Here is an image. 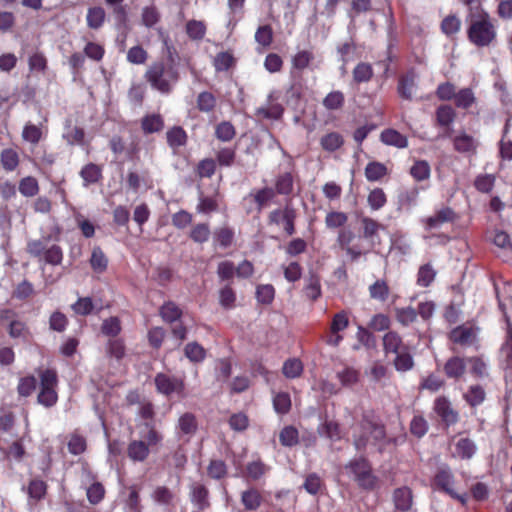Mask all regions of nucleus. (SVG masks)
Masks as SVG:
<instances>
[{
	"label": "nucleus",
	"mask_w": 512,
	"mask_h": 512,
	"mask_svg": "<svg viewBox=\"0 0 512 512\" xmlns=\"http://www.w3.org/2000/svg\"><path fill=\"white\" fill-rule=\"evenodd\" d=\"M296 217V210L290 204H287L283 209H274L269 213L268 224L283 225L285 233L292 236L296 232Z\"/></svg>",
	"instance_id": "obj_13"
},
{
	"label": "nucleus",
	"mask_w": 512,
	"mask_h": 512,
	"mask_svg": "<svg viewBox=\"0 0 512 512\" xmlns=\"http://www.w3.org/2000/svg\"><path fill=\"white\" fill-rule=\"evenodd\" d=\"M22 139L32 145H37L44 137L42 124L35 125L31 122L25 124L22 130Z\"/></svg>",
	"instance_id": "obj_36"
},
{
	"label": "nucleus",
	"mask_w": 512,
	"mask_h": 512,
	"mask_svg": "<svg viewBox=\"0 0 512 512\" xmlns=\"http://www.w3.org/2000/svg\"><path fill=\"white\" fill-rule=\"evenodd\" d=\"M19 192L24 197H34L39 193L38 180L33 176H26L19 181Z\"/></svg>",
	"instance_id": "obj_59"
},
{
	"label": "nucleus",
	"mask_w": 512,
	"mask_h": 512,
	"mask_svg": "<svg viewBox=\"0 0 512 512\" xmlns=\"http://www.w3.org/2000/svg\"><path fill=\"white\" fill-rule=\"evenodd\" d=\"M273 408L277 414L286 415L292 407L290 394L287 392H277L273 396Z\"/></svg>",
	"instance_id": "obj_52"
},
{
	"label": "nucleus",
	"mask_w": 512,
	"mask_h": 512,
	"mask_svg": "<svg viewBox=\"0 0 512 512\" xmlns=\"http://www.w3.org/2000/svg\"><path fill=\"white\" fill-rule=\"evenodd\" d=\"M413 492L408 486L396 488L392 493L394 508L399 512H408L413 506Z\"/></svg>",
	"instance_id": "obj_20"
},
{
	"label": "nucleus",
	"mask_w": 512,
	"mask_h": 512,
	"mask_svg": "<svg viewBox=\"0 0 512 512\" xmlns=\"http://www.w3.org/2000/svg\"><path fill=\"white\" fill-rule=\"evenodd\" d=\"M417 73L414 68L408 69L400 75L397 83V93L399 97L406 101H412L413 95L417 89Z\"/></svg>",
	"instance_id": "obj_18"
},
{
	"label": "nucleus",
	"mask_w": 512,
	"mask_h": 512,
	"mask_svg": "<svg viewBox=\"0 0 512 512\" xmlns=\"http://www.w3.org/2000/svg\"><path fill=\"white\" fill-rule=\"evenodd\" d=\"M184 355L192 363H201L206 358V350L198 342H189L184 347Z\"/></svg>",
	"instance_id": "obj_43"
},
{
	"label": "nucleus",
	"mask_w": 512,
	"mask_h": 512,
	"mask_svg": "<svg viewBox=\"0 0 512 512\" xmlns=\"http://www.w3.org/2000/svg\"><path fill=\"white\" fill-rule=\"evenodd\" d=\"M207 475L214 480H222L228 475V466L221 459H211L207 466Z\"/></svg>",
	"instance_id": "obj_51"
},
{
	"label": "nucleus",
	"mask_w": 512,
	"mask_h": 512,
	"mask_svg": "<svg viewBox=\"0 0 512 512\" xmlns=\"http://www.w3.org/2000/svg\"><path fill=\"white\" fill-rule=\"evenodd\" d=\"M280 444L284 447H293L299 442V432L292 426H285L279 433Z\"/></svg>",
	"instance_id": "obj_62"
},
{
	"label": "nucleus",
	"mask_w": 512,
	"mask_h": 512,
	"mask_svg": "<svg viewBox=\"0 0 512 512\" xmlns=\"http://www.w3.org/2000/svg\"><path fill=\"white\" fill-rule=\"evenodd\" d=\"M314 53L310 50H300L291 59L292 70L302 72L309 68L314 60Z\"/></svg>",
	"instance_id": "obj_38"
},
{
	"label": "nucleus",
	"mask_w": 512,
	"mask_h": 512,
	"mask_svg": "<svg viewBox=\"0 0 512 512\" xmlns=\"http://www.w3.org/2000/svg\"><path fill=\"white\" fill-rule=\"evenodd\" d=\"M215 161L220 167H231L236 159L235 147H222L215 153Z\"/></svg>",
	"instance_id": "obj_58"
},
{
	"label": "nucleus",
	"mask_w": 512,
	"mask_h": 512,
	"mask_svg": "<svg viewBox=\"0 0 512 512\" xmlns=\"http://www.w3.org/2000/svg\"><path fill=\"white\" fill-rule=\"evenodd\" d=\"M354 239L355 234L352 230L345 228L339 230L337 243L339 244L340 248L346 252L352 261L358 260L363 254L369 252V249L363 250L359 244L351 245Z\"/></svg>",
	"instance_id": "obj_17"
},
{
	"label": "nucleus",
	"mask_w": 512,
	"mask_h": 512,
	"mask_svg": "<svg viewBox=\"0 0 512 512\" xmlns=\"http://www.w3.org/2000/svg\"><path fill=\"white\" fill-rule=\"evenodd\" d=\"M248 197L252 198L257 206L258 212H261L267 207L271 201L276 197L274 189L272 187H263L257 190H253L249 193Z\"/></svg>",
	"instance_id": "obj_27"
},
{
	"label": "nucleus",
	"mask_w": 512,
	"mask_h": 512,
	"mask_svg": "<svg viewBox=\"0 0 512 512\" xmlns=\"http://www.w3.org/2000/svg\"><path fill=\"white\" fill-rule=\"evenodd\" d=\"M185 30L191 40L200 41L205 37L207 28L203 21L189 20Z\"/></svg>",
	"instance_id": "obj_60"
},
{
	"label": "nucleus",
	"mask_w": 512,
	"mask_h": 512,
	"mask_svg": "<svg viewBox=\"0 0 512 512\" xmlns=\"http://www.w3.org/2000/svg\"><path fill=\"white\" fill-rule=\"evenodd\" d=\"M211 230L208 223L195 224L189 233V238L197 244H203L210 238Z\"/></svg>",
	"instance_id": "obj_54"
},
{
	"label": "nucleus",
	"mask_w": 512,
	"mask_h": 512,
	"mask_svg": "<svg viewBox=\"0 0 512 512\" xmlns=\"http://www.w3.org/2000/svg\"><path fill=\"white\" fill-rule=\"evenodd\" d=\"M167 144L174 151L185 146L188 141V135L181 126H173L166 132Z\"/></svg>",
	"instance_id": "obj_31"
},
{
	"label": "nucleus",
	"mask_w": 512,
	"mask_h": 512,
	"mask_svg": "<svg viewBox=\"0 0 512 512\" xmlns=\"http://www.w3.org/2000/svg\"><path fill=\"white\" fill-rule=\"evenodd\" d=\"M284 113V108L279 103H269L265 107H259L255 115L261 119L279 120Z\"/></svg>",
	"instance_id": "obj_44"
},
{
	"label": "nucleus",
	"mask_w": 512,
	"mask_h": 512,
	"mask_svg": "<svg viewBox=\"0 0 512 512\" xmlns=\"http://www.w3.org/2000/svg\"><path fill=\"white\" fill-rule=\"evenodd\" d=\"M477 333L478 328L470 323H464L453 328L448 334V339L453 344L466 348L477 342Z\"/></svg>",
	"instance_id": "obj_14"
},
{
	"label": "nucleus",
	"mask_w": 512,
	"mask_h": 512,
	"mask_svg": "<svg viewBox=\"0 0 512 512\" xmlns=\"http://www.w3.org/2000/svg\"><path fill=\"white\" fill-rule=\"evenodd\" d=\"M338 380L344 387H351L359 382L360 372L353 367H345L336 374Z\"/></svg>",
	"instance_id": "obj_63"
},
{
	"label": "nucleus",
	"mask_w": 512,
	"mask_h": 512,
	"mask_svg": "<svg viewBox=\"0 0 512 512\" xmlns=\"http://www.w3.org/2000/svg\"><path fill=\"white\" fill-rule=\"evenodd\" d=\"M364 174L367 181L378 182L389 174V170L382 162L370 161L365 167Z\"/></svg>",
	"instance_id": "obj_32"
},
{
	"label": "nucleus",
	"mask_w": 512,
	"mask_h": 512,
	"mask_svg": "<svg viewBox=\"0 0 512 512\" xmlns=\"http://www.w3.org/2000/svg\"><path fill=\"white\" fill-rule=\"evenodd\" d=\"M234 238V229L229 226L218 227L213 232V241L215 247L226 249L233 244Z\"/></svg>",
	"instance_id": "obj_29"
},
{
	"label": "nucleus",
	"mask_w": 512,
	"mask_h": 512,
	"mask_svg": "<svg viewBox=\"0 0 512 512\" xmlns=\"http://www.w3.org/2000/svg\"><path fill=\"white\" fill-rule=\"evenodd\" d=\"M236 136V129L230 121H221L215 127V137L222 142H229Z\"/></svg>",
	"instance_id": "obj_61"
},
{
	"label": "nucleus",
	"mask_w": 512,
	"mask_h": 512,
	"mask_svg": "<svg viewBox=\"0 0 512 512\" xmlns=\"http://www.w3.org/2000/svg\"><path fill=\"white\" fill-rule=\"evenodd\" d=\"M275 195L291 196L294 192V174L291 171L280 172L274 179Z\"/></svg>",
	"instance_id": "obj_23"
},
{
	"label": "nucleus",
	"mask_w": 512,
	"mask_h": 512,
	"mask_svg": "<svg viewBox=\"0 0 512 512\" xmlns=\"http://www.w3.org/2000/svg\"><path fill=\"white\" fill-rule=\"evenodd\" d=\"M373 75L374 71L372 65L366 62L358 63L352 71L353 81L356 84L369 82L373 78Z\"/></svg>",
	"instance_id": "obj_47"
},
{
	"label": "nucleus",
	"mask_w": 512,
	"mask_h": 512,
	"mask_svg": "<svg viewBox=\"0 0 512 512\" xmlns=\"http://www.w3.org/2000/svg\"><path fill=\"white\" fill-rule=\"evenodd\" d=\"M467 371V358L458 355L446 360L443 365V372L448 379L459 381Z\"/></svg>",
	"instance_id": "obj_19"
},
{
	"label": "nucleus",
	"mask_w": 512,
	"mask_h": 512,
	"mask_svg": "<svg viewBox=\"0 0 512 512\" xmlns=\"http://www.w3.org/2000/svg\"><path fill=\"white\" fill-rule=\"evenodd\" d=\"M151 498L159 505L170 506L174 502L175 494L167 486L159 485L152 491Z\"/></svg>",
	"instance_id": "obj_40"
},
{
	"label": "nucleus",
	"mask_w": 512,
	"mask_h": 512,
	"mask_svg": "<svg viewBox=\"0 0 512 512\" xmlns=\"http://www.w3.org/2000/svg\"><path fill=\"white\" fill-rule=\"evenodd\" d=\"M380 141L385 145L399 149L408 147V138L393 128L384 129L380 134Z\"/></svg>",
	"instance_id": "obj_26"
},
{
	"label": "nucleus",
	"mask_w": 512,
	"mask_h": 512,
	"mask_svg": "<svg viewBox=\"0 0 512 512\" xmlns=\"http://www.w3.org/2000/svg\"><path fill=\"white\" fill-rule=\"evenodd\" d=\"M0 163L6 172H13L19 166L20 157L13 148H5L0 153Z\"/></svg>",
	"instance_id": "obj_35"
},
{
	"label": "nucleus",
	"mask_w": 512,
	"mask_h": 512,
	"mask_svg": "<svg viewBox=\"0 0 512 512\" xmlns=\"http://www.w3.org/2000/svg\"><path fill=\"white\" fill-rule=\"evenodd\" d=\"M304 370L302 361L299 358H289L283 363L282 373L288 379L299 378Z\"/></svg>",
	"instance_id": "obj_50"
},
{
	"label": "nucleus",
	"mask_w": 512,
	"mask_h": 512,
	"mask_svg": "<svg viewBox=\"0 0 512 512\" xmlns=\"http://www.w3.org/2000/svg\"><path fill=\"white\" fill-rule=\"evenodd\" d=\"M436 275L437 271L433 268L432 264H423L418 269L416 283L420 287L427 288L433 283Z\"/></svg>",
	"instance_id": "obj_45"
},
{
	"label": "nucleus",
	"mask_w": 512,
	"mask_h": 512,
	"mask_svg": "<svg viewBox=\"0 0 512 512\" xmlns=\"http://www.w3.org/2000/svg\"><path fill=\"white\" fill-rule=\"evenodd\" d=\"M457 117L455 109L449 104H442L435 111V125L445 128V132L452 133L451 125Z\"/></svg>",
	"instance_id": "obj_22"
},
{
	"label": "nucleus",
	"mask_w": 512,
	"mask_h": 512,
	"mask_svg": "<svg viewBox=\"0 0 512 512\" xmlns=\"http://www.w3.org/2000/svg\"><path fill=\"white\" fill-rule=\"evenodd\" d=\"M154 384L157 392L166 397L173 394L179 397L185 396V382L181 377L160 372L155 375Z\"/></svg>",
	"instance_id": "obj_11"
},
{
	"label": "nucleus",
	"mask_w": 512,
	"mask_h": 512,
	"mask_svg": "<svg viewBox=\"0 0 512 512\" xmlns=\"http://www.w3.org/2000/svg\"><path fill=\"white\" fill-rule=\"evenodd\" d=\"M40 391L37 402L46 408L53 407L58 401L56 387L58 385L57 372L54 369H45L39 372Z\"/></svg>",
	"instance_id": "obj_9"
},
{
	"label": "nucleus",
	"mask_w": 512,
	"mask_h": 512,
	"mask_svg": "<svg viewBox=\"0 0 512 512\" xmlns=\"http://www.w3.org/2000/svg\"><path fill=\"white\" fill-rule=\"evenodd\" d=\"M383 350L386 355L388 354H398L401 351L408 348V346L403 342L402 337L396 331H388L383 336Z\"/></svg>",
	"instance_id": "obj_25"
},
{
	"label": "nucleus",
	"mask_w": 512,
	"mask_h": 512,
	"mask_svg": "<svg viewBox=\"0 0 512 512\" xmlns=\"http://www.w3.org/2000/svg\"><path fill=\"white\" fill-rule=\"evenodd\" d=\"M431 487L457 500L461 505L466 506L468 503V493H458L456 489V478L452 469L447 465H443L437 469L432 480Z\"/></svg>",
	"instance_id": "obj_7"
},
{
	"label": "nucleus",
	"mask_w": 512,
	"mask_h": 512,
	"mask_svg": "<svg viewBox=\"0 0 512 512\" xmlns=\"http://www.w3.org/2000/svg\"><path fill=\"white\" fill-rule=\"evenodd\" d=\"M458 216L455 210L449 206H442L440 209L435 210L433 215L420 219L424 230L431 235L430 238H437L440 243H447L450 238L444 233H436L446 224H453L456 222Z\"/></svg>",
	"instance_id": "obj_6"
},
{
	"label": "nucleus",
	"mask_w": 512,
	"mask_h": 512,
	"mask_svg": "<svg viewBox=\"0 0 512 512\" xmlns=\"http://www.w3.org/2000/svg\"><path fill=\"white\" fill-rule=\"evenodd\" d=\"M390 294V288L383 279L375 281L369 286V295L372 299L385 302Z\"/></svg>",
	"instance_id": "obj_55"
},
{
	"label": "nucleus",
	"mask_w": 512,
	"mask_h": 512,
	"mask_svg": "<svg viewBox=\"0 0 512 512\" xmlns=\"http://www.w3.org/2000/svg\"><path fill=\"white\" fill-rule=\"evenodd\" d=\"M461 25L460 18L455 14H450L441 21L440 29L447 37H453L460 31Z\"/></svg>",
	"instance_id": "obj_53"
},
{
	"label": "nucleus",
	"mask_w": 512,
	"mask_h": 512,
	"mask_svg": "<svg viewBox=\"0 0 512 512\" xmlns=\"http://www.w3.org/2000/svg\"><path fill=\"white\" fill-rule=\"evenodd\" d=\"M476 103V96L469 87L461 88L454 99L457 108L469 110Z\"/></svg>",
	"instance_id": "obj_39"
},
{
	"label": "nucleus",
	"mask_w": 512,
	"mask_h": 512,
	"mask_svg": "<svg viewBox=\"0 0 512 512\" xmlns=\"http://www.w3.org/2000/svg\"><path fill=\"white\" fill-rule=\"evenodd\" d=\"M368 434H371L376 442L383 441L386 438L385 425L379 421L372 410L362 413L361 420L353 431V445L356 450L360 451L366 448L369 441Z\"/></svg>",
	"instance_id": "obj_4"
},
{
	"label": "nucleus",
	"mask_w": 512,
	"mask_h": 512,
	"mask_svg": "<svg viewBox=\"0 0 512 512\" xmlns=\"http://www.w3.org/2000/svg\"><path fill=\"white\" fill-rule=\"evenodd\" d=\"M349 323V316L345 310L334 314L329 327L330 335L326 339V343L338 347L344 338L341 332L349 327Z\"/></svg>",
	"instance_id": "obj_15"
},
{
	"label": "nucleus",
	"mask_w": 512,
	"mask_h": 512,
	"mask_svg": "<svg viewBox=\"0 0 512 512\" xmlns=\"http://www.w3.org/2000/svg\"><path fill=\"white\" fill-rule=\"evenodd\" d=\"M433 410L446 427L455 425L459 421V413L452 407L446 396H438L433 403Z\"/></svg>",
	"instance_id": "obj_16"
},
{
	"label": "nucleus",
	"mask_w": 512,
	"mask_h": 512,
	"mask_svg": "<svg viewBox=\"0 0 512 512\" xmlns=\"http://www.w3.org/2000/svg\"><path fill=\"white\" fill-rule=\"evenodd\" d=\"M362 225V236L367 239L371 247H374L376 242L380 243L379 230L383 229V226L376 220L370 217H363L361 219Z\"/></svg>",
	"instance_id": "obj_24"
},
{
	"label": "nucleus",
	"mask_w": 512,
	"mask_h": 512,
	"mask_svg": "<svg viewBox=\"0 0 512 512\" xmlns=\"http://www.w3.org/2000/svg\"><path fill=\"white\" fill-rule=\"evenodd\" d=\"M367 203L371 210L378 211L386 205L387 195L382 188L376 187L369 192Z\"/></svg>",
	"instance_id": "obj_57"
},
{
	"label": "nucleus",
	"mask_w": 512,
	"mask_h": 512,
	"mask_svg": "<svg viewBox=\"0 0 512 512\" xmlns=\"http://www.w3.org/2000/svg\"><path fill=\"white\" fill-rule=\"evenodd\" d=\"M140 431L141 439L132 440L127 446V456L133 462H144L148 459L151 450L162 444L164 436L156 428L155 423L144 422Z\"/></svg>",
	"instance_id": "obj_3"
},
{
	"label": "nucleus",
	"mask_w": 512,
	"mask_h": 512,
	"mask_svg": "<svg viewBox=\"0 0 512 512\" xmlns=\"http://www.w3.org/2000/svg\"><path fill=\"white\" fill-rule=\"evenodd\" d=\"M164 128V119L160 114H146L141 119V129L145 135L161 132Z\"/></svg>",
	"instance_id": "obj_30"
},
{
	"label": "nucleus",
	"mask_w": 512,
	"mask_h": 512,
	"mask_svg": "<svg viewBox=\"0 0 512 512\" xmlns=\"http://www.w3.org/2000/svg\"><path fill=\"white\" fill-rule=\"evenodd\" d=\"M177 427L184 435L195 434L198 429L196 416L193 413L185 412L179 417Z\"/></svg>",
	"instance_id": "obj_42"
},
{
	"label": "nucleus",
	"mask_w": 512,
	"mask_h": 512,
	"mask_svg": "<svg viewBox=\"0 0 512 512\" xmlns=\"http://www.w3.org/2000/svg\"><path fill=\"white\" fill-rule=\"evenodd\" d=\"M449 445L451 457L464 461L471 460L478 451L475 441L464 432L452 436Z\"/></svg>",
	"instance_id": "obj_10"
},
{
	"label": "nucleus",
	"mask_w": 512,
	"mask_h": 512,
	"mask_svg": "<svg viewBox=\"0 0 512 512\" xmlns=\"http://www.w3.org/2000/svg\"><path fill=\"white\" fill-rule=\"evenodd\" d=\"M467 39L477 48H485L493 45L497 39V27L490 14L479 9L470 11L466 17Z\"/></svg>",
	"instance_id": "obj_1"
},
{
	"label": "nucleus",
	"mask_w": 512,
	"mask_h": 512,
	"mask_svg": "<svg viewBox=\"0 0 512 512\" xmlns=\"http://www.w3.org/2000/svg\"><path fill=\"white\" fill-rule=\"evenodd\" d=\"M217 98L209 91L200 92L196 98V108L202 113H211L215 110Z\"/></svg>",
	"instance_id": "obj_41"
},
{
	"label": "nucleus",
	"mask_w": 512,
	"mask_h": 512,
	"mask_svg": "<svg viewBox=\"0 0 512 512\" xmlns=\"http://www.w3.org/2000/svg\"><path fill=\"white\" fill-rule=\"evenodd\" d=\"M439 137L450 138L454 151L461 155L471 157L477 153L479 141L464 130L459 131L455 135H452L450 132L443 133Z\"/></svg>",
	"instance_id": "obj_12"
},
{
	"label": "nucleus",
	"mask_w": 512,
	"mask_h": 512,
	"mask_svg": "<svg viewBox=\"0 0 512 512\" xmlns=\"http://www.w3.org/2000/svg\"><path fill=\"white\" fill-rule=\"evenodd\" d=\"M269 469V466H267L261 459H257L246 465L245 477L250 480L257 481L263 477Z\"/></svg>",
	"instance_id": "obj_48"
},
{
	"label": "nucleus",
	"mask_w": 512,
	"mask_h": 512,
	"mask_svg": "<svg viewBox=\"0 0 512 512\" xmlns=\"http://www.w3.org/2000/svg\"><path fill=\"white\" fill-rule=\"evenodd\" d=\"M234 65L235 58L228 51L219 52L213 60V66L217 72L228 71Z\"/></svg>",
	"instance_id": "obj_64"
},
{
	"label": "nucleus",
	"mask_w": 512,
	"mask_h": 512,
	"mask_svg": "<svg viewBox=\"0 0 512 512\" xmlns=\"http://www.w3.org/2000/svg\"><path fill=\"white\" fill-rule=\"evenodd\" d=\"M189 496L191 502L198 508V510L203 511L210 507L209 490L204 484L200 482H193L190 485Z\"/></svg>",
	"instance_id": "obj_21"
},
{
	"label": "nucleus",
	"mask_w": 512,
	"mask_h": 512,
	"mask_svg": "<svg viewBox=\"0 0 512 512\" xmlns=\"http://www.w3.org/2000/svg\"><path fill=\"white\" fill-rule=\"evenodd\" d=\"M485 398L486 392L480 385H471L467 392L463 395V399L471 407H477L481 405L485 401Z\"/></svg>",
	"instance_id": "obj_46"
},
{
	"label": "nucleus",
	"mask_w": 512,
	"mask_h": 512,
	"mask_svg": "<svg viewBox=\"0 0 512 512\" xmlns=\"http://www.w3.org/2000/svg\"><path fill=\"white\" fill-rule=\"evenodd\" d=\"M144 78L153 89L162 94H169L180 78L177 63L154 61L145 71Z\"/></svg>",
	"instance_id": "obj_2"
},
{
	"label": "nucleus",
	"mask_w": 512,
	"mask_h": 512,
	"mask_svg": "<svg viewBox=\"0 0 512 512\" xmlns=\"http://www.w3.org/2000/svg\"><path fill=\"white\" fill-rule=\"evenodd\" d=\"M47 489L48 485L45 481L34 478L29 481L26 491L30 499L38 502L45 498Z\"/></svg>",
	"instance_id": "obj_37"
},
{
	"label": "nucleus",
	"mask_w": 512,
	"mask_h": 512,
	"mask_svg": "<svg viewBox=\"0 0 512 512\" xmlns=\"http://www.w3.org/2000/svg\"><path fill=\"white\" fill-rule=\"evenodd\" d=\"M85 187L98 183L103 175L101 166L95 163H88L82 167L79 173Z\"/></svg>",
	"instance_id": "obj_33"
},
{
	"label": "nucleus",
	"mask_w": 512,
	"mask_h": 512,
	"mask_svg": "<svg viewBox=\"0 0 512 512\" xmlns=\"http://www.w3.org/2000/svg\"><path fill=\"white\" fill-rule=\"evenodd\" d=\"M50 241V235L30 240L27 242L26 251L40 263L58 266L63 261V249L56 243L50 244Z\"/></svg>",
	"instance_id": "obj_5"
},
{
	"label": "nucleus",
	"mask_w": 512,
	"mask_h": 512,
	"mask_svg": "<svg viewBox=\"0 0 512 512\" xmlns=\"http://www.w3.org/2000/svg\"><path fill=\"white\" fill-rule=\"evenodd\" d=\"M90 265L96 273H103L108 267V259L99 246L94 247L92 250Z\"/></svg>",
	"instance_id": "obj_56"
},
{
	"label": "nucleus",
	"mask_w": 512,
	"mask_h": 512,
	"mask_svg": "<svg viewBox=\"0 0 512 512\" xmlns=\"http://www.w3.org/2000/svg\"><path fill=\"white\" fill-rule=\"evenodd\" d=\"M345 469L361 489L372 491L377 487L378 477L373 474L371 463L366 457L360 456L350 460L345 465Z\"/></svg>",
	"instance_id": "obj_8"
},
{
	"label": "nucleus",
	"mask_w": 512,
	"mask_h": 512,
	"mask_svg": "<svg viewBox=\"0 0 512 512\" xmlns=\"http://www.w3.org/2000/svg\"><path fill=\"white\" fill-rule=\"evenodd\" d=\"M159 315L165 323L173 324L181 319L183 311L175 302L166 301L160 306Z\"/></svg>",
	"instance_id": "obj_28"
},
{
	"label": "nucleus",
	"mask_w": 512,
	"mask_h": 512,
	"mask_svg": "<svg viewBox=\"0 0 512 512\" xmlns=\"http://www.w3.org/2000/svg\"><path fill=\"white\" fill-rule=\"evenodd\" d=\"M263 497L256 488H249L242 492L241 502L247 511H256L262 504Z\"/></svg>",
	"instance_id": "obj_34"
},
{
	"label": "nucleus",
	"mask_w": 512,
	"mask_h": 512,
	"mask_svg": "<svg viewBox=\"0 0 512 512\" xmlns=\"http://www.w3.org/2000/svg\"><path fill=\"white\" fill-rule=\"evenodd\" d=\"M344 144L343 136L338 132H330L322 136L320 145L323 150L334 152L341 148Z\"/></svg>",
	"instance_id": "obj_49"
}]
</instances>
